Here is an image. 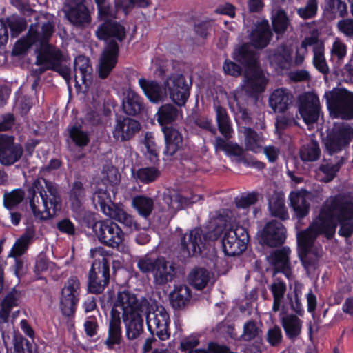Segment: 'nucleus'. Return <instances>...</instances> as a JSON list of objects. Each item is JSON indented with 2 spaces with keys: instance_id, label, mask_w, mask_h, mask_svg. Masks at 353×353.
Masks as SVG:
<instances>
[{
  "instance_id": "nucleus-1",
  "label": "nucleus",
  "mask_w": 353,
  "mask_h": 353,
  "mask_svg": "<svg viewBox=\"0 0 353 353\" xmlns=\"http://www.w3.org/2000/svg\"><path fill=\"white\" fill-rule=\"evenodd\" d=\"M337 223L341 224L339 234L350 236L353 232L352 199L341 195L330 197L310 227L297 234L299 256L307 271L315 266L323 254L321 246L314 243L316 238L320 234H325L328 239L332 237Z\"/></svg>"
},
{
  "instance_id": "nucleus-2",
  "label": "nucleus",
  "mask_w": 353,
  "mask_h": 353,
  "mask_svg": "<svg viewBox=\"0 0 353 353\" xmlns=\"http://www.w3.org/2000/svg\"><path fill=\"white\" fill-rule=\"evenodd\" d=\"M272 33L268 21L261 20L258 22L250 34V44L245 43L238 46L232 54L233 59L245 68L243 90L252 94L264 90L266 79L261 70L258 54L251 48H263L269 43Z\"/></svg>"
},
{
  "instance_id": "nucleus-3",
  "label": "nucleus",
  "mask_w": 353,
  "mask_h": 353,
  "mask_svg": "<svg viewBox=\"0 0 353 353\" xmlns=\"http://www.w3.org/2000/svg\"><path fill=\"white\" fill-rule=\"evenodd\" d=\"M97 9V18L103 21L96 31L97 37L107 41L108 45L102 53L99 65V75L106 78L114 68L117 61L118 45L117 41H122L126 35L125 28L117 22H112L117 18L118 10L114 5L112 7L107 0H94Z\"/></svg>"
},
{
  "instance_id": "nucleus-4",
  "label": "nucleus",
  "mask_w": 353,
  "mask_h": 353,
  "mask_svg": "<svg viewBox=\"0 0 353 353\" xmlns=\"http://www.w3.org/2000/svg\"><path fill=\"white\" fill-rule=\"evenodd\" d=\"M54 32V26L48 21L40 26H30L28 34L15 46L17 53H23L32 46H36V64L41 66L40 73L50 68H56L63 61V56L59 49L49 44L48 41Z\"/></svg>"
},
{
  "instance_id": "nucleus-5",
  "label": "nucleus",
  "mask_w": 353,
  "mask_h": 353,
  "mask_svg": "<svg viewBox=\"0 0 353 353\" xmlns=\"http://www.w3.org/2000/svg\"><path fill=\"white\" fill-rule=\"evenodd\" d=\"M146 308L147 302L140 301L132 292L119 291L114 301L111 316H120L121 314L126 327L127 337L132 340L143 332V319L141 314Z\"/></svg>"
},
{
  "instance_id": "nucleus-6",
  "label": "nucleus",
  "mask_w": 353,
  "mask_h": 353,
  "mask_svg": "<svg viewBox=\"0 0 353 353\" xmlns=\"http://www.w3.org/2000/svg\"><path fill=\"white\" fill-rule=\"evenodd\" d=\"M28 200L34 216L40 220L50 219L61 208L57 185L43 178L36 179L29 188Z\"/></svg>"
},
{
  "instance_id": "nucleus-7",
  "label": "nucleus",
  "mask_w": 353,
  "mask_h": 353,
  "mask_svg": "<svg viewBox=\"0 0 353 353\" xmlns=\"http://www.w3.org/2000/svg\"><path fill=\"white\" fill-rule=\"evenodd\" d=\"M90 256L95 259L89 272L88 290L101 294L109 283L110 269L108 253L101 247L90 250Z\"/></svg>"
},
{
  "instance_id": "nucleus-8",
  "label": "nucleus",
  "mask_w": 353,
  "mask_h": 353,
  "mask_svg": "<svg viewBox=\"0 0 353 353\" xmlns=\"http://www.w3.org/2000/svg\"><path fill=\"white\" fill-rule=\"evenodd\" d=\"M95 207L99 205L101 211L107 216L115 219L131 230H137L138 226L133 217L124 210L114 204L107 190L98 189L92 196Z\"/></svg>"
},
{
  "instance_id": "nucleus-9",
  "label": "nucleus",
  "mask_w": 353,
  "mask_h": 353,
  "mask_svg": "<svg viewBox=\"0 0 353 353\" xmlns=\"http://www.w3.org/2000/svg\"><path fill=\"white\" fill-rule=\"evenodd\" d=\"M137 267L143 273L151 272L154 282L157 285H164L172 281L175 275L173 264L163 257L152 259L145 256L138 260Z\"/></svg>"
},
{
  "instance_id": "nucleus-10",
  "label": "nucleus",
  "mask_w": 353,
  "mask_h": 353,
  "mask_svg": "<svg viewBox=\"0 0 353 353\" xmlns=\"http://www.w3.org/2000/svg\"><path fill=\"white\" fill-rule=\"evenodd\" d=\"M324 97L332 117L341 119L353 117V93L345 89H333L325 92Z\"/></svg>"
},
{
  "instance_id": "nucleus-11",
  "label": "nucleus",
  "mask_w": 353,
  "mask_h": 353,
  "mask_svg": "<svg viewBox=\"0 0 353 353\" xmlns=\"http://www.w3.org/2000/svg\"><path fill=\"white\" fill-rule=\"evenodd\" d=\"M167 94L176 105L182 106L190 96L191 83L180 73H172L166 77L163 82Z\"/></svg>"
},
{
  "instance_id": "nucleus-12",
  "label": "nucleus",
  "mask_w": 353,
  "mask_h": 353,
  "mask_svg": "<svg viewBox=\"0 0 353 353\" xmlns=\"http://www.w3.org/2000/svg\"><path fill=\"white\" fill-rule=\"evenodd\" d=\"M169 315L161 305H151L146 313V324L151 334L165 341L170 336L168 331Z\"/></svg>"
},
{
  "instance_id": "nucleus-13",
  "label": "nucleus",
  "mask_w": 353,
  "mask_h": 353,
  "mask_svg": "<svg viewBox=\"0 0 353 353\" xmlns=\"http://www.w3.org/2000/svg\"><path fill=\"white\" fill-rule=\"evenodd\" d=\"M353 138V128L345 123L335 124L325 140L330 154L336 153L349 145Z\"/></svg>"
},
{
  "instance_id": "nucleus-14",
  "label": "nucleus",
  "mask_w": 353,
  "mask_h": 353,
  "mask_svg": "<svg viewBox=\"0 0 353 353\" xmlns=\"http://www.w3.org/2000/svg\"><path fill=\"white\" fill-rule=\"evenodd\" d=\"M248 241V234L244 228L228 229L222 239L223 251L228 256L239 255L246 249Z\"/></svg>"
},
{
  "instance_id": "nucleus-15",
  "label": "nucleus",
  "mask_w": 353,
  "mask_h": 353,
  "mask_svg": "<svg viewBox=\"0 0 353 353\" xmlns=\"http://www.w3.org/2000/svg\"><path fill=\"white\" fill-rule=\"evenodd\" d=\"M93 230L101 243L112 248L117 247L123 240L121 229L110 220L95 223Z\"/></svg>"
},
{
  "instance_id": "nucleus-16",
  "label": "nucleus",
  "mask_w": 353,
  "mask_h": 353,
  "mask_svg": "<svg viewBox=\"0 0 353 353\" xmlns=\"http://www.w3.org/2000/svg\"><path fill=\"white\" fill-rule=\"evenodd\" d=\"M80 283L76 277H70L65 283L61 291L60 307L65 316H70L75 311L79 301Z\"/></svg>"
},
{
  "instance_id": "nucleus-17",
  "label": "nucleus",
  "mask_w": 353,
  "mask_h": 353,
  "mask_svg": "<svg viewBox=\"0 0 353 353\" xmlns=\"http://www.w3.org/2000/svg\"><path fill=\"white\" fill-rule=\"evenodd\" d=\"M64 12L68 20L76 26L85 27L91 21L89 9L81 1L68 0L65 3Z\"/></svg>"
},
{
  "instance_id": "nucleus-18",
  "label": "nucleus",
  "mask_w": 353,
  "mask_h": 353,
  "mask_svg": "<svg viewBox=\"0 0 353 353\" xmlns=\"http://www.w3.org/2000/svg\"><path fill=\"white\" fill-rule=\"evenodd\" d=\"M285 229L279 221H272L266 223L259 234V241L263 245L276 247L284 243Z\"/></svg>"
},
{
  "instance_id": "nucleus-19",
  "label": "nucleus",
  "mask_w": 353,
  "mask_h": 353,
  "mask_svg": "<svg viewBox=\"0 0 353 353\" xmlns=\"http://www.w3.org/2000/svg\"><path fill=\"white\" fill-rule=\"evenodd\" d=\"M299 111L307 125L316 122L320 114V103L317 95L313 92L302 95Z\"/></svg>"
},
{
  "instance_id": "nucleus-20",
  "label": "nucleus",
  "mask_w": 353,
  "mask_h": 353,
  "mask_svg": "<svg viewBox=\"0 0 353 353\" xmlns=\"http://www.w3.org/2000/svg\"><path fill=\"white\" fill-rule=\"evenodd\" d=\"M23 154L21 145L14 143L11 137L0 135V163L10 165L17 162Z\"/></svg>"
},
{
  "instance_id": "nucleus-21",
  "label": "nucleus",
  "mask_w": 353,
  "mask_h": 353,
  "mask_svg": "<svg viewBox=\"0 0 353 353\" xmlns=\"http://www.w3.org/2000/svg\"><path fill=\"white\" fill-rule=\"evenodd\" d=\"M303 46H311L313 52L312 63L315 68L322 74L329 72V67L325 57V45L316 36L312 35L303 39Z\"/></svg>"
},
{
  "instance_id": "nucleus-22",
  "label": "nucleus",
  "mask_w": 353,
  "mask_h": 353,
  "mask_svg": "<svg viewBox=\"0 0 353 353\" xmlns=\"http://www.w3.org/2000/svg\"><path fill=\"white\" fill-rule=\"evenodd\" d=\"M313 194L304 189L294 190L289 194L290 206L298 219L306 216L310 211V201Z\"/></svg>"
},
{
  "instance_id": "nucleus-23",
  "label": "nucleus",
  "mask_w": 353,
  "mask_h": 353,
  "mask_svg": "<svg viewBox=\"0 0 353 353\" xmlns=\"http://www.w3.org/2000/svg\"><path fill=\"white\" fill-rule=\"evenodd\" d=\"M139 123L129 117H119L116 120L112 130L113 137L119 141L130 140L139 130Z\"/></svg>"
},
{
  "instance_id": "nucleus-24",
  "label": "nucleus",
  "mask_w": 353,
  "mask_h": 353,
  "mask_svg": "<svg viewBox=\"0 0 353 353\" xmlns=\"http://www.w3.org/2000/svg\"><path fill=\"white\" fill-rule=\"evenodd\" d=\"M202 230L195 228L181 239V252L184 257L193 256L201 252L202 244Z\"/></svg>"
},
{
  "instance_id": "nucleus-25",
  "label": "nucleus",
  "mask_w": 353,
  "mask_h": 353,
  "mask_svg": "<svg viewBox=\"0 0 353 353\" xmlns=\"http://www.w3.org/2000/svg\"><path fill=\"white\" fill-rule=\"evenodd\" d=\"M139 85L148 100L153 103L162 102L167 97L168 94L165 89L157 81H148L144 78H140Z\"/></svg>"
},
{
  "instance_id": "nucleus-26",
  "label": "nucleus",
  "mask_w": 353,
  "mask_h": 353,
  "mask_svg": "<svg viewBox=\"0 0 353 353\" xmlns=\"http://www.w3.org/2000/svg\"><path fill=\"white\" fill-rule=\"evenodd\" d=\"M165 148L164 154L168 157L174 155L183 145V137L176 129L173 127H163L162 128Z\"/></svg>"
},
{
  "instance_id": "nucleus-27",
  "label": "nucleus",
  "mask_w": 353,
  "mask_h": 353,
  "mask_svg": "<svg viewBox=\"0 0 353 353\" xmlns=\"http://www.w3.org/2000/svg\"><path fill=\"white\" fill-rule=\"evenodd\" d=\"M292 48L281 45L269 54L270 63L276 70L288 68L292 63Z\"/></svg>"
},
{
  "instance_id": "nucleus-28",
  "label": "nucleus",
  "mask_w": 353,
  "mask_h": 353,
  "mask_svg": "<svg viewBox=\"0 0 353 353\" xmlns=\"http://www.w3.org/2000/svg\"><path fill=\"white\" fill-rule=\"evenodd\" d=\"M36 230L34 225H30L26 228L24 233L15 241L10 250L8 256L19 257L28 250L29 245L34 241Z\"/></svg>"
},
{
  "instance_id": "nucleus-29",
  "label": "nucleus",
  "mask_w": 353,
  "mask_h": 353,
  "mask_svg": "<svg viewBox=\"0 0 353 353\" xmlns=\"http://www.w3.org/2000/svg\"><path fill=\"white\" fill-rule=\"evenodd\" d=\"M292 100V95L288 90L279 88L270 95L269 105L275 112H283L288 110Z\"/></svg>"
},
{
  "instance_id": "nucleus-30",
  "label": "nucleus",
  "mask_w": 353,
  "mask_h": 353,
  "mask_svg": "<svg viewBox=\"0 0 353 353\" xmlns=\"http://www.w3.org/2000/svg\"><path fill=\"white\" fill-rule=\"evenodd\" d=\"M74 79L77 84L81 83L85 86L92 81V68L89 59L84 56L76 57L74 62Z\"/></svg>"
},
{
  "instance_id": "nucleus-31",
  "label": "nucleus",
  "mask_w": 353,
  "mask_h": 353,
  "mask_svg": "<svg viewBox=\"0 0 353 353\" xmlns=\"http://www.w3.org/2000/svg\"><path fill=\"white\" fill-rule=\"evenodd\" d=\"M290 254V248L284 247L281 250H276L268 258L270 263L274 266L275 272H283L288 279L292 275L289 264Z\"/></svg>"
},
{
  "instance_id": "nucleus-32",
  "label": "nucleus",
  "mask_w": 353,
  "mask_h": 353,
  "mask_svg": "<svg viewBox=\"0 0 353 353\" xmlns=\"http://www.w3.org/2000/svg\"><path fill=\"white\" fill-rule=\"evenodd\" d=\"M21 293L13 288L3 299L0 305V322L8 321L12 310L21 303Z\"/></svg>"
},
{
  "instance_id": "nucleus-33",
  "label": "nucleus",
  "mask_w": 353,
  "mask_h": 353,
  "mask_svg": "<svg viewBox=\"0 0 353 353\" xmlns=\"http://www.w3.org/2000/svg\"><path fill=\"white\" fill-rule=\"evenodd\" d=\"M243 145L245 150L254 153H259L263 148L265 138L261 133H257L250 128H243Z\"/></svg>"
},
{
  "instance_id": "nucleus-34",
  "label": "nucleus",
  "mask_w": 353,
  "mask_h": 353,
  "mask_svg": "<svg viewBox=\"0 0 353 353\" xmlns=\"http://www.w3.org/2000/svg\"><path fill=\"white\" fill-rule=\"evenodd\" d=\"M123 100V108L130 115H135L143 109V103L141 97L134 90L128 89L125 92Z\"/></svg>"
},
{
  "instance_id": "nucleus-35",
  "label": "nucleus",
  "mask_w": 353,
  "mask_h": 353,
  "mask_svg": "<svg viewBox=\"0 0 353 353\" xmlns=\"http://www.w3.org/2000/svg\"><path fill=\"white\" fill-rule=\"evenodd\" d=\"M286 336L292 340L296 339L301 332L302 321L294 314H286L281 319Z\"/></svg>"
},
{
  "instance_id": "nucleus-36",
  "label": "nucleus",
  "mask_w": 353,
  "mask_h": 353,
  "mask_svg": "<svg viewBox=\"0 0 353 353\" xmlns=\"http://www.w3.org/2000/svg\"><path fill=\"white\" fill-rule=\"evenodd\" d=\"M190 296V291L188 286L184 285L176 286L170 294L172 307L175 309L183 307L189 301Z\"/></svg>"
},
{
  "instance_id": "nucleus-37",
  "label": "nucleus",
  "mask_w": 353,
  "mask_h": 353,
  "mask_svg": "<svg viewBox=\"0 0 353 353\" xmlns=\"http://www.w3.org/2000/svg\"><path fill=\"white\" fill-rule=\"evenodd\" d=\"M121 339V317L112 316L108 330V337L105 343L109 348L119 344Z\"/></svg>"
},
{
  "instance_id": "nucleus-38",
  "label": "nucleus",
  "mask_w": 353,
  "mask_h": 353,
  "mask_svg": "<svg viewBox=\"0 0 353 353\" xmlns=\"http://www.w3.org/2000/svg\"><path fill=\"white\" fill-rule=\"evenodd\" d=\"M210 279L208 271L203 268L194 269L188 276L190 283L198 290L204 288L208 283Z\"/></svg>"
},
{
  "instance_id": "nucleus-39",
  "label": "nucleus",
  "mask_w": 353,
  "mask_h": 353,
  "mask_svg": "<svg viewBox=\"0 0 353 353\" xmlns=\"http://www.w3.org/2000/svg\"><path fill=\"white\" fill-rule=\"evenodd\" d=\"M225 154L228 156H234L240 158L239 161H242L248 166L254 167L257 169H262L265 166L264 163L262 162L254 159H252L250 161H248L243 157V155L244 154V149L237 143H230Z\"/></svg>"
},
{
  "instance_id": "nucleus-40",
  "label": "nucleus",
  "mask_w": 353,
  "mask_h": 353,
  "mask_svg": "<svg viewBox=\"0 0 353 353\" xmlns=\"http://www.w3.org/2000/svg\"><path fill=\"white\" fill-rule=\"evenodd\" d=\"M143 144V151L145 157L150 161V163H157L159 160L158 150L152 133H145Z\"/></svg>"
},
{
  "instance_id": "nucleus-41",
  "label": "nucleus",
  "mask_w": 353,
  "mask_h": 353,
  "mask_svg": "<svg viewBox=\"0 0 353 353\" xmlns=\"http://www.w3.org/2000/svg\"><path fill=\"white\" fill-rule=\"evenodd\" d=\"M132 204L140 215L147 217L152 211L154 201L145 196H137L132 199Z\"/></svg>"
},
{
  "instance_id": "nucleus-42",
  "label": "nucleus",
  "mask_w": 353,
  "mask_h": 353,
  "mask_svg": "<svg viewBox=\"0 0 353 353\" xmlns=\"http://www.w3.org/2000/svg\"><path fill=\"white\" fill-rule=\"evenodd\" d=\"M178 110L172 105H163L157 113V121L163 126L174 121L178 117Z\"/></svg>"
},
{
  "instance_id": "nucleus-43",
  "label": "nucleus",
  "mask_w": 353,
  "mask_h": 353,
  "mask_svg": "<svg viewBox=\"0 0 353 353\" xmlns=\"http://www.w3.org/2000/svg\"><path fill=\"white\" fill-rule=\"evenodd\" d=\"M320 155L321 150L319 144L313 140L304 145L300 150V157L303 161H315L319 159Z\"/></svg>"
},
{
  "instance_id": "nucleus-44",
  "label": "nucleus",
  "mask_w": 353,
  "mask_h": 353,
  "mask_svg": "<svg viewBox=\"0 0 353 353\" xmlns=\"http://www.w3.org/2000/svg\"><path fill=\"white\" fill-rule=\"evenodd\" d=\"M269 289L274 298L272 310L274 312H277L279 310L282 299L286 291V285L283 281L275 280L270 285Z\"/></svg>"
},
{
  "instance_id": "nucleus-45",
  "label": "nucleus",
  "mask_w": 353,
  "mask_h": 353,
  "mask_svg": "<svg viewBox=\"0 0 353 353\" xmlns=\"http://www.w3.org/2000/svg\"><path fill=\"white\" fill-rule=\"evenodd\" d=\"M216 112L220 132L225 139H230L232 137V129L225 110L219 107L216 108Z\"/></svg>"
},
{
  "instance_id": "nucleus-46",
  "label": "nucleus",
  "mask_w": 353,
  "mask_h": 353,
  "mask_svg": "<svg viewBox=\"0 0 353 353\" xmlns=\"http://www.w3.org/2000/svg\"><path fill=\"white\" fill-rule=\"evenodd\" d=\"M347 46L339 38H335L330 50L332 60L341 64L347 55Z\"/></svg>"
},
{
  "instance_id": "nucleus-47",
  "label": "nucleus",
  "mask_w": 353,
  "mask_h": 353,
  "mask_svg": "<svg viewBox=\"0 0 353 353\" xmlns=\"http://www.w3.org/2000/svg\"><path fill=\"white\" fill-rule=\"evenodd\" d=\"M273 29L277 34L283 33L290 25L289 19L283 10H277L272 14Z\"/></svg>"
},
{
  "instance_id": "nucleus-48",
  "label": "nucleus",
  "mask_w": 353,
  "mask_h": 353,
  "mask_svg": "<svg viewBox=\"0 0 353 353\" xmlns=\"http://www.w3.org/2000/svg\"><path fill=\"white\" fill-rule=\"evenodd\" d=\"M84 196L83 184L81 182H74L70 193V201L74 210H78L80 208Z\"/></svg>"
},
{
  "instance_id": "nucleus-49",
  "label": "nucleus",
  "mask_w": 353,
  "mask_h": 353,
  "mask_svg": "<svg viewBox=\"0 0 353 353\" xmlns=\"http://www.w3.org/2000/svg\"><path fill=\"white\" fill-rule=\"evenodd\" d=\"M134 176L144 183L155 181L160 176V171L154 167L140 168L134 174Z\"/></svg>"
},
{
  "instance_id": "nucleus-50",
  "label": "nucleus",
  "mask_w": 353,
  "mask_h": 353,
  "mask_svg": "<svg viewBox=\"0 0 353 353\" xmlns=\"http://www.w3.org/2000/svg\"><path fill=\"white\" fill-rule=\"evenodd\" d=\"M70 137L79 147L88 145L90 141L88 134L82 130L80 125H74L69 129Z\"/></svg>"
},
{
  "instance_id": "nucleus-51",
  "label": "nucleus",
  "mask_w": 353,
  "mask_h": 353,
  "mask_svg": "<svg viewBox=\"0 0 353 353\" xmlns=\"http://www.w3.org/2000/svg\"><path fill=\"white\" fill-rule=\"evenodd\" d=\"M24 192L21 189H16L3 195V204L7 209H12L19 204L24 199Z\"/></svg>"
},
{
  "instance_id": "nucleus-52",
  "label": "nucleus",
  "mask_w": 353,
  "mask_h": 353,
  "mask_svg": "<svg viewBox=\"0 0 353 353\" xmlns=\"http://www.w3.org/2000/svg\"><path fill=\"white\" fill-rule=\"evenodd\" d=\"M115 6L128 14L135 6L147 7L150 5V0H114Z\"/></svg>"
},
{
  "instance_id": "nucleus-53",
  "label": "nucleus",
  "mask_w": 353,
  "mask_h": 353,
  "mask_svg": "<svg viewBox=\"0 0 353 353\" xmlns=\"http://www.w3.org/2000/svg\"><path fill=\"white\" fill-rule=\"evenodd\" d=\"M269 209L272 216L281 219H286L288 217L284 200L281 197H278L276 200L271 199L269 202Z\"/></svg>"
},
{
  "instance_id": "nucleus-54",
  "label": "nucleus",
  "mask_w": 353,
  "mask_h": 353,
  "mask_svg": "<svg viewBox=\"0 0 353 353\" xmlns=\"http://www.w3.org/2000/svg\"><path fill=\"white\" fill-rule=\"evenodd\" d=\"M163 201L168 205V208L172 211H176L180 210L185 200L180 194L174 193L172 194H165Z\"/></svg>"
},
{
  "instance_id": "nucleus-55",
  "label": "nucleus",
  "mask_w": 353,
  "mask_h": 353,
  "mask_svg": "<svg viewBox=\"0 0 353 353\" xmlns=\"http://www.w3.org/2000/svg\"><path fill=\"white\" fill-rule=\"evenodd\" d=\"M317 11L316 0H308L306 6L297 10L298 14L303 19L314 17Z\"/></svg>"
},
{
  "instance_id": "nucleus-56",
  "label": "nucleus",
  "mask_w": 353,
  "mask_h": 353,
  "mask_svg": "<svg viewBox=\"0 0 353 353\" xmlns=\"http://www.w3.org/2000/svg\"><path fill=\"white\" fill-rule=\"evenodd\" d=\"M259 333V329L256 323L252 321H250L245 323L243 333L241 336L245 341H250L256 337Z\"/></svg>"
},
{
  "instance_id": "nucleus-57",
  "label": "nucleus",
  "mask_w": 353,
  "mask_h": 353,
  "mask_svg": "<svg viewBox=\"0 0 353 353\" xmlns=\"http://www.w3.org/2000/svg\"><path fill=\"white\" fill-rule=\"evenodd\" d=\"M339 163L334 164L328 162L323 163L320 167V170L325 174V181H330L339 171Z\"/></svg>"
},
{
  "instance_id": "nucleus-58",
  "label": "nucleus",
  "mask_w": 353,
  "mask_h": 353,
  "mask_svg": "<svg viewBox=\"0 0 353 353\" xmlns=\"http://www.w3.org/2000/svg\"><path fill=\"white\" fill-rule=\"evenodd\" d=\"M257 200V196L255 193H250L236 198L235 203L236 207L241 208H247L254 205Z\"/></svg>"
},
{
  "instance_id": "nucleus-59",
  "label": "nucleus",
  "mask_w": 353,
  "mask_h": 353,
  "mask_svg": "<svg viewBox=\"0 0 353 353\" xmlns=\"http://www.w3.org/2000/svg\"><path fill=\"white\" fill-rule=\"evenodd\" d=\"M6 25L10 27L12 36L18 35L26 28L23 20L15 17L8 19Z\"/></svg>"
},
{
  "instance_id": "nucleus-60",
  "label": "nucleus",
  "mask_w": 353,
  "mask_h": 353,
  "mask_svg": "<svg viewBox=\"0 0 353 353\" xmlns=\"http://www.w3.org/2000/svg\"><path fill=\"white\" fill-rule=\"evenodd\" d=\"M327 6L334 14L343 17L347 12L346 4L341 0H327Z\"/></svg>"
},
{
  "instance_id": "nucleus-61",
  "label": "nucleus",
  "mask_w": 353,
  "mask_h": 353,
  "mask_svg": "<svg viewBox=\"0 0 353 353\" xmlns=\"http://www.w3.org/2000/svg\"><path fill=\"white\" fill-rule=\"evenodd\" d=\"M282 338L281 330L278 326L270 328L268 332L267 339L271 345H276L280 343Z\"/></svg>"
},
{
  "instance_id": "nucleus-62",
  "label": "nucleus",
  "mask_w": 353,
  "mask_h": 353,
  "mask_svg": "<svg viewBox=\"0 0 353 353\" xmlns=\"http://www.w3.org/2000/svg\"><path fill=\"white\" fill-rule=\"evenodd\" d=\"M52 265V263L48 261L43 255L40 254L36 260L34 272L37 274L47 272Z\"/></svg>"
},
{
  "instance_id": "nucleus-63",
  "label": "nucleus",
  "mask_w": 353,
  "mask_h": 353,
  "mask_svg": "<svg viewBox=\"0 0 353 353\" xmlns=\"http://www.w3.org/2000/svg\"><path fill=\"white\" fill-rule=\"evenodd\" d=\"M14 353H32L30 342L23 338L16 339Z\"/></svg>"
},
{
  "instance_id": "nucleus-64",
  "label": "nucleus",
  "mask_w": 353,
  "mask_h": 353,
  "mask_svg": "<svg viewBox=\"0 0 353 353\" xmlns=\"http://www.w3.org/2000/svg\"><path fill=\"white\" fill-rule=\"evenodd\" d=\"M223 69L226 74L231 75L233 77H238L241 74V68L230 60H226L223 65Z\"/></svg>"
}]
</instances>
